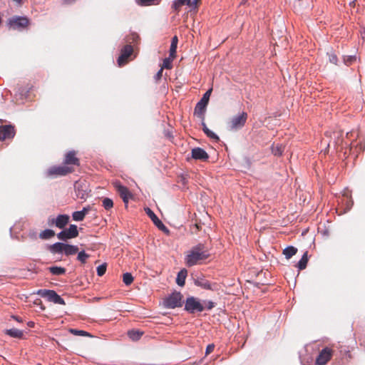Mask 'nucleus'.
Wrapping results in <instances>:
<instances>
[{"instance_id": "nucleus-56", "label": "nucleus", "mask_w": 365, "mask_h": 365, "mask_svg": "<svg viewBox=\"0 0 365 365\" xmlns=\"http://www.w3.org/2000/svg\"><path fill=\"white\" fill-rule=\"evenodd\" d=\"M34 322H28V326L30 327H34Z\"/></svg>"}, {"instance_id": "nucleus-52", "label": "nucleus", "mask_w": 365, "mask_h": 365, "mask_svg": "<svg viewBox=\"0 0 365 365\" xmlns=\"http://www.w3.org/2000/svg\"><path fill=\"white\" fill-rule=\"evenodd\" d=\"M55 218H49L48 220V224L50 226L55 225Z\"/></svg>"}, {"instance_id": "nucleus-22", "label": "nucleus", "mask_w": 365, "mask_h": 365, "mask_svg": "<svg viewBox=\"0 0 365 365\" xmlns=\"http://www.w3.org/2000/svg\"><path fill=\"white\" fill-rule=\"evenodd\" d=\"M78 252V247L76 245H69L65 243V252L64 255L70 256L76 254Z\"/></svg>"}, {"instance_id": "nucleus-45", "label": "nucleus", "mask_w": 365, "mask_h": 365, "mask_svg": "<svg viewBox=\"0 0 365 365\" xmlns=\"http://www.w3.org/2000/svg\"><path fill=\"white\" fill-rule=\"evenodd\" d=\"M215 348V345L213 344H208L205 349V355H208L210 354Z\"/></svg>"}, {"instance_id": "nucleus-1", "label": "nucleus", "mask_w": 365, "mask_h": 365, "mask_svg": "<svg viewBox=\"0 0 365 365\" xmlns=\"http://www.w3.org/2000/svg\"><path fill=\"white\" fill-rule=\"evenodd\" d=\"M210 257L209 249L203 243L193 246L185 257V262L188 267H192L200 261L207 259Z\"/></svg>"}, {"instance_id": "nucleus-37", "label": "nucleus", "mask_w": 365, "mask_h": 365, "mask_svg": "<svg viewBox=\"0 0 365 365\" xmlns=\"http://www.w3.org/2000/svg\"><path fill=\"white\" fill-rule=\"evenodd\" d=\"M103 207L108 210L113 206V202L110 198L105 197L102 201Z\"/></svg>"}, {"instance_id": "nucleus-39", "label": "nucleus", "mask_w": 365, "mask_h": 365, "mask_svg": "<svg viewBox=\"0 0 365 365\" xmlns=\"http://www.w3.org/2000/svg\"><path fill=\"white\" fill-rule=\"evenodd\" d=\"M81 187H82L81 186L77 187V190H76L77 196L78 197H80L81 199H86L88 196V194L86 192V190H83V189H81Z\"/></svg>"}, {"instance_id": "nucleus-12", "label": "nucleus", "mask_w": 365, "mask_h": 365, "mask_svg": "<svg viewBox=\"0 0 365 365\" xmlns=\"http://www.w3.org/2000/svg\"><path fill=\"white\" fill-rule=\"evenodd\" d=\"M194 283L196 286L200 287L204 289L207 290H216L217 289V284L216 283H210L207 279L204 277H197Z\"/></svg>"}, {"instance_id": "nucleus-44", "label": "nucleus", "mask_w": 365, "mask_h": 365, "mask_svg": "<svg viewBox=\"0 0 365 365\" xmlns=\"http://www.w3.org/2000/svg\"><path fill=\"white\" fill-rule=\"evenodd\" d=\"M329 60L331 63H337V56L334 53H328Z\"/></svg>"}, {"instance_id": "nucleus-36", "label": "nucleus", "mask_w": 365, "mask_h": 365, "mask_svg": "<svg viewBox=\"0 0 365 365\" xmlns=\"http://www.w3.org/2000/svg\"><path fill=\"white\" fill-rule=\"evenodd\" d=\"M123 282L125 285H130L133 282V277L129 272H125L123 275Z\"/></svg>"}, {"instance_id": "nucleus-8", "label": "nucleus", "mask_w": 365, "mask_h": 365, "mask_svg": "<svg viewBox=\"0 0 365 365\" xmlns=\"http://www.w3.org/2000/svg\"><path fill=\"white\" fill-rule=\"evenodd\" d=\"M72 170L71 168L65 165L52 166L47 170L46 175L48 177L64 176L71 173Z\"/></svg>"}, {"instance_id": "nucleus-50", "label": "nucleus", "mask_w": 365, "mask_h": 365, "mask_svg": "<svg viewBox=\"0 0 365 365\" xmlns=\"http://www.w3.org/2000/svg\"><path fill=\"white\" fill-rule=\"evenodd\" d=\"M180 3L183 5L191 4V0H179Z\"/></svg>"}, {"instance_id": "nucleus-32", "label": "nucleus", "mask_w": 365, "mask_h": 365, "mask_svg": "<svg viewBox=\"0 0 365 365\" xmlns=\"http://www.w3.org/2000/svg\"><path fill=\"white\" fill-rule=\"evenodd\" d=\"M68 235L73 239L78 235V227L76 225H70L69 227L66 229Z\"/></svg>"}, {"instance_id": "nucleus-38", "label": "nucleus", "mask_w": 365, "mask_h": 365, "mask_svg": "<svg viewBox=\"0 0 365 365\" xmlns=\"http://www.w3.org/2000/svg\"><path fill=\"white\" fill-rule=\"evenodd\" d=\"M72 217L74 221H82L85 216L83 215V212L79 211H75L72 214Z\"/></svg>"}, {"instance_id": "nucleus-58", "label": "nucleus", "mask_w": 365, "mask_h": 365, "mask_svg": "<svg viewBox=\"0 0 365 365\" xmlns=\"http://www.w3.org/2000/svg\"><path fill=\"white\" fill-rule=\"evenodd\" d=\"M140 365H158L155 364H141Z\"/></svg>"}, {"instance_id": "nucleus-51", "label": "nucleus", "mask_w": 365, "mask_h": 365, "mask_svg": "<svg viewBox=\"0 0 365 365\" xmlns=\"http://www.w3.org/2000/svg\"><path fill=\"white\" fill-rule=\"evenodd\" d=\"M131 36H132V40L133 41H136L139 39V36L136 33H133L131 34Z\"/></svg>"}, {"instance_id": "nucleus-27", "label": "nucleus", "mask_w": 365, "mask_h": 365, "mask_svg": "<svg viewBox=\"0 0 365 365\" xmlns=\"http://www.w3.org/2000/svg\"><path fill=\"white\" fill-rule=\"evenodd\" d=\"M55 232L51 229H46L40 232L39 237L42 240H49L54 237Z\"/></svg>"}, {"instance_id": "nucleus-23", "label": "nucleus", "mask_w": 365, "mask_h": 365, "mask_svg": "<svg viewBox=\"0 0 365 365\" xmlns=\"http://www.w3.org/2000/svg\"><path fill=\"white\" fill-rule=\"evenodd\" d=\"M284 148L282 144H272L271 147L272 153L275 156H281L284 150Z\"/></svg>"}, {"instance_id": "nucleus-59", "label": "nucleus", "mask_w": 365, "mask_h": 365, "mask_svg": "<svg viewBox=\"0 0 365 365\" xmlns=\"http://www.w3.org/2000/svg\"><path fill=\"white\" fill-rule=\"evenodd\" d=\"M247 0H242L241 4H245Z\"/></svg>"}, {"instance_id": "nucleus-54", "label": "nucleus", "mask_w": 365, "mask_h": 365, "mask_svg": "<svg viewBox=\"0 0 365 365\" xmlns=\"http://www.w3.org/2000/svg\"><path fill=\"white\" fill-rule=\"evenodd\" d=\"M197 0H192L191 1V4L188 5L190 7H195L197 5Z\"/></svg>"}, {"instance_id": "nucleus-4", "label": "nucleus", "mask_w": 365, "mask_h": 365, "mask_svg": "<svg viewBox=\"0 0 365 365\" xmlns=\"http://www.w3.org/2000/svg\"><path fill=\"white\" fill-rule=\"evenodd\" d=\"M247 119V113L242 111L238 115H234L227 123V128L229 130L235 131L241 129L246 123Z\"/></svg>"}, {"instance_id": "nucleus-42", "label": "nucleus", "mask_w": 365, "mask_h": 365, "mask_svg": "<svg viewBox=\"0 0 365 365\" xmlns=\"http://www.w3.org/2000/svg\"><path fill=\"white\" fill-rule=\"evenodd\" d=\"M203 303L205 305L204 307L205 309H207V310H211L212 309H213L215 307V304H216L215 302L210 301V300H204Z\"/></svg>"}, {"instance_id": "nucleus-7", "label": "nucleus", "mask_w": 365, "mask_h": 365, "mask_svg": "<svg viewBox=\"0 0 365 365\" xmlns=\"http://www.w3.org/2000/svg\"><path fill=\"white\" fill-rule=\"evenodd\" d=\"M29 24L26 16H15L9 19L8 25L13 29L22 30Z\"/></svg>"}, {"instance_id": "nucleus-25", "label": "nucleus", "mask_w": 365, "mask_h": 365, "mask_svg": "<svg viewBox=\"0 0 365 365\" xmlns=\"http://www.w3.org/2000/svg\"><path fill=\"white\" fill-rule=\"evenodd\" d=\"M297 252V248L294 246H288L283 250V255L287 259H290Z\"/></svg>"}, {"instance_id": "nucleus-33", "label": "nucleus", "mask_w": 365, "mask_h": 365, "mask_svg": "<svg viewBox=\"0 0 365 365\" xmlns=\"http://www.w3.org/2000/svg\"><path fill=\"white\" fill-rule=\"evenodd\" d=\"M90 257V255L84 250H81L78 252L77 260H78L81 264H85L86 260Z\"/></svg>"}, {"instance_id": "nucleus-11", "label": "nucleus", "mask_w": 365, "mask_h": 365, "mask_svg": "<svg viewBox=\"0 0 365 365\" xmlns=\"http://www.w3.org/2000/svg\"><path fill=\"white\" fill-rule=\"evenodd\" d=\"M331 352H332L331 349L328 347H325V348L322 349V350L319 352L318 356L317 357V359H316L317 364H318V365L326 364L331 357Z\"/></svg>"}, {"instance_id": "nucleus-43", "label": "nucleus", "mask_w": 365, "mask_h": 365, "mask_svg": "<svg viewBox=\"0 0 365 365\" xmlns=\"http://www.w3.org/2000/svg\"><path fill=\"white\" fill-rule=\"evenodd\" d=\"M162 68H163H163H167V69L171 68H172V60L170 58H165L163 60Z\"/></svg>"}, {"instance_id": "nucleus-2", "label": "nucleus", "mask_w": 365, "mask_h": 365, "mask_svg": "<svg viewBox=\"0 0 365 365\" xmlns=\"http://www.w3.org/2000/svg\"><path fill=\"white\" fill-rule=\"evenodd\" d=\"M182 294L180 292L174 291L163 299V306L165 309H175L182 306Z\"/></svg>"}, {"instance_id": "nucleus-3", "label": "nucleus", "mask_w": 365, "mask_h": 365, "mask_svg": "<svg viewBox=\"0 0 365 365\" xmlns=\"http://www.w3.org/2000/svg\"><path fill=\"white\" fill-rule=\"evenodd\" d=\"M184 309L189 314H195L202 312L205 310V307L198 298L190 296L185 302Z\"/></svg>"}, {"instance_id": "nucleus-14", "label": "nucleus", "mask_w": 365, "mask_h": 365, "mask_svg": "<svg viewBox=\"0 0 365 365\" xmlns=\"http://www.w3.org/2000/svg\"><path fill=\"white\" fill-rule=\"evenodd\" d=\"M191 155L192 158L195 160L206 161L209 158V155L207 152L204 149L199 147L192 148Z\"/></svg>"}, {"instance_id": "nucleus-6", "label": "nucleus", "mask_w": 365, "mask_h": 365, "mask_svg": "<svg viewBox=\"0 0 365 365\" xmlns=\"http://www.w3.org/2000/svg\"><path fill=\"white\" fill-rule=\"evenodd\" d=\"M212 89H208L202 96L200 101L196 104L195 108V115L204 119L206 107L209 103L210 97Z\"/></svg>"}, {"instance_id": "nucleus-24", "label": "nucleus", "mask_w": 365, "mask_h": 365, "mask_svg": "<svg viewBox=\"0 0 365 365\" xmlns=\"http://www.w3.org/2000/svg\"><path fill=\"white\" fill-rule=\"evenodd\" d=\"M307 262H308V253H307V252H305L304 253V255H302V258L300 259V260L298 262V263L297 264V267L299 270H303L307 267Z\"/></svg>"}, {"instance_id": "nucleus-9", "label": "nucleus", "mask_w": 365, "mask_h": 365, "mask_svg": "<svg viewBox=\"0 0 365 365\" xmlns=\"http://www.w3.org/2000/svg\"><path fill=\"white\" fill-rule=\"evenodd\" d=\"M133 52V46L130 44L124 46L120 50V55L117 59V63L119 66H123L127 63L128 58L131 56Z\"/></svg>"}, {"instance_id": "nucleus-20", "label": "nucleus", "mask_w": 365, "mask_h": 365, "mask_svg": "<svg viewBox=\"0 0 365 365\" xmlns=\"http://www.w3.org/2000/svg\"><path fill=\"white\" fill-rule=\"evenodd\" d=\"M202 126L203 132L208 138H210V139H212L215 141L220 140L219 136L215 133H214L213 131H212L207 127L206 123L204 122V120H202Z\"/></svg>"}, {"instance_id": "nucleus-47", "label": "nucleus", "mask_w": 365, "mask_h": 365, "mask_svg": "<svg viewBox=\"0 0 365 365\" xmlns=\"http://www.w3.org/2000/svg\"><path fill=\"white\" fill-rule=\"evenodd\" d=\"M163 68H161L158 72L155 75L154 78L156 81H158L162 77V75H163Z\"/></svg>"}, {"instance_id": "nucleus-21", "label": "nucleus", "mask_w": 365, "mask_h": 365, "mask_svg": "<svg viewBox=\"0 0 365 365\" xmlns=\"http://www.w3.org/2000/svg\"><path fill=\"white\" fill-rule=\"evenodd\" d=\"M6 334L7 335H9V336H11V337L18 338V339L22 338V336L24 335L23 331L19 330V329H16V328H12V329H6Z\"/></svg>"}, {"instance_id": "nucleus-16", "label": "nucleus", "mask_w": 365, "mask_h": 365, "mask_svg": "<svg viewBox=\"0 0 365 365\" xmlns=\"http://www.w3.org/2000/svg\"><path fill=\"white\" fill-rule=\"evenodd\" d=\"M341 202L345 206L343 211L344 213L349 211L351 209L354 202L351 197V195L348 193V191H344L342 198L341 199Z\"/></svg>"}, {"instance_id": "nucleus-18", "label": "nucleus", "mask_w": 365, "mask_h": 365, "mask_svg": "<svg viewBox=\"0 0 365 365\" xmlns=\"http://www.w3.org/2000/svg\"><path fill=\"white\" fill-rule=\"evenodd\" d=\"M63 163L66 165H78L79 164V160L76 157L75 151H69L63 160Z\"/></svg>"}, {"instance_id": "nucleus-55", "label": "nucleus", "mask_w": 365, "mask_h": 365, "mask_svg": "<svg viewBox=\"0 0 365 365\" xmlns=\"http://www.w3.org/2000/svg\"><path fill=\"white\" fill-rule=\"evenodd\" d=\"M202 362V359H200V361H194L190 365H200Z\"/></svg>"}, {"instance_id": "nucleus-49", "label": "nucleus", "mask_w": 365, "mask_h": 365, "mask_svg": "<svg viewBox=\"0 0 365 365\" xmlns=\"http://www.w3.org/2000/svg\"><path fill=\"white\" fill-rule=\"evenodd\" d=\"M160 230L162 231V230L165 229V225L160 220L156 225H155Z\"/></svg>"}, {"instance_id": "nucleus-41", "label": "nucleus", "mask_w": 365, "mask_h": 365, "mask_svg": "<svg viewBox=\"0 0 365 365\" xmlns=\"http://www.w3.org/2000/svg\"><path fill=\"white\" fill-rule=\"evenodd\" d=\"M97 274L100 277L103 276L106 271V264H102L97 267Z\"/></svg>"}, {"instance_id": "nucleus-57", "label": "nucleus", "mask_w": 365, "mask_h": 365, "mask_svg": "<svg viewBox=\"0 0 365 365\" xmlns=\"http://www.w3.org/2000/svg\"><path fill=\"white\" fill-rule=\"evenodd\" d=\"M162 231H163V232H165V233H168V232H169V230L168 229V227H165V229L162 230Z\"/></svg>"}, {"instance_id": "nucleus-17", "label": "nucleus", "mask_w": 365, "mask_h": 365, "mask_svg": "<svg viewBox=\"0 0 365 365\" xmlns=\"http://www.w3.org/2000/svg\"><path fill=\"white\" fill-rule=\"evenodd\" d=\"M69 222V216L66 214L58 215L55 218V226L59 229H63Z\"/></svg>"}, {"instance_id": "nucleus-19", "label": "nucleus", "mask_w": 365, "mask_h": 365, "mask_svg": "<svg viewBox=\"0 0 365 365\" xmlns=\"http://www.w3.org/2000/svg\"><path fill=\"white\" fill-rule=\"evenodd\" d=\"M187 275V271L186 269H182L178 273L176 283L178 286L183 287L185 285Z\"/></svg>"}, {"instance_id": "nucleus-10", "label": "nucleus", "mask_w": 365, "mask_h": 365, "mask_svg": "<svg viewBox=\"0 0 365 365\" xmlns=\"http://www.w3.org/2000/svg\"><path fill=\"white\" fill-rule=\"evenodd\" d=\"M15 135L14 127L11 125L0 126V140L13 138Z\"/></svg>"}, {"instance_id": "nucleus-40", "label": "nucleus", "mask_w": 365, "mask_h": 365, "mask_svg": "<svg viewBox=\"0 0 365 365\" xmlns=\"http://www.w3.org/2000/svg\"><path fill=\"white\" fill-rule=\"evenodd\" d=\"M356 59V56L354 55L347 56L344 57V62L346 65L351 64Z\"/></svg>"}, {"instance_id": "nucleus-48", "label": "nucleus", "mask_w": 365, "mask_h": 365, "mask_svg": "<svg viewBox=\"0 0 365 365\" xmlns=\"http://www.w3.org/2000/svg\"><path fill=\"white\" fill-rule=\"evenodd\" d=\"M90 210H91V207L87 206V207H83V209L81 210V212H83L84 216H86Z\"/></svg>"}, {"instance_id": "nucleus-30", "label": "nucleus", "mask_w": 365, "mask_h": 365, "mask_svg": "<svg viewBox=\"0 0 365 365\" xmlns=\"http://www.w3.org/2000/svg\"><path fill=\"white\" fill-rule=\"evenodd\" d=\"M145 211L148 216L151 219L155 225H156L160 221V220H159V218L156 216L154 212L149 207H145Z\"/></svg>"}, {"instance_id": "nucleus-53", "label": "nucleus", "mask_w": 365, "mask_h": 365, "mask_svg": "<svg viewBox=\"0 0 365 365\" xmlns=\"http://www.w3.org/2000/svg\"><path fill=\"white\" fill-rule=\"evenodd\" d=\"M11 318H13L14 319H15L16 322H22V319L19 317H17V316H11Z\"/></svg>"}, {"instance_id": "nucleus-15", "label": "nucleus", "mask_w": 365, "mask_h": 365, "mask_svg": "<svg viewBox=\"0 0 365 365\" xmlns=\"http://www.w3.org/2000/svg\"><path fill=\"white\" fill-rule=\"evenodd\" d=\"M49 252L53 255H62L65 252V243L63 242H55L53 245H48L47 247Z\"/></svg>"}, {"instance_id": "nucleus-5", "label": "nucleus", "mask_w": 365, "mask_h": 365, "mask_svg": "<svg viewBox=\"0 0 365 365\" xmlns=\"http://www.w3.org/2000/svg\"><path fill=\"white\" fill-rule=\"evenodd\" d=\"M36 294L41 297L46 298L48 302L57 304L64 305L66 304L64 299L58 295L56 291L51 289H38Z\"/></svg>"}, {"instance_id": "nucleus-29", "label": "nucleus", "mask_w": 365, "mask_h": 365, "mask_svg": "<svg viewBox=\"0 0 365 365\" xmlns=\"http://www.w3.org/2000/svg\"><path fill=\"white\" fill-rule=\"evenodd\" d=\"M143 334V331H140L135 330V329L130 330L128 332V336L133 341L139 340Z\"/></svg>"}, {"instance_id": "nucleus-35", "label": "nucleus", "mask_w": 365, "mask_h": 365, "mask_svg": "<svg viewBox=\"0 0 365 365\" xmlns=\"http://www.w3.org/2000/svg\"><path fill=\"white\" fill-rule=\"evenodd\" d=\"M57 237L62 241H67L68 240L72 239L66 230L64 229L57 234Z\"/></svg>"}, {"instance_id": "nucleus-28", "label": "nucleus", "mask_w": 365, "mask_h": 365, "mask_svg": "<svg viewBox=\"0 0 365 365\" xmlns=\"http://www.w3.org/2000/svg\"><path fill=\"white\" fill-rule=\"evenodd\" d=\"M161 0H135L138 5L145 6L151 5H158Z\"/></svg>"}, {"instance_id": "nucleus-34", "label": "nucleus", "mask_w": 365, "mask_h": 365, "mask_svg": "<svg viewBox=\"0 0 365 365\" xmlns=\"http://www.w3.org/2000/svg\"><path fill=\"white\" fill-rule=\"evenodd\" d=\"M69 332L76 336H92L91 334L86 331L76 329H70Z\"/></svg>"}, {"instance_id": "nucleus-13", "label": "nucleus", "mask_w": 365, "mask_h": 365, "mask_svg": "<svg viewBox=\"0 0 365 365\" xmlns=\"http://www.w3.org/2000/svg\"><path fill=\"white\" fill-rule=\"evenodd\" d=\"M115 187L123 199V202L127 204L128 202L129 198L132 197L133 196L128 187L121 185L120 182H115Z\"/></svg>"}, {"instance_id": "nucleus-31", "label": "nucleus", "mask_w": 365, "mask_h": 365, "mask_svg": "<svg viewBox=\"0 0 365 365\" xmlns=\"http://www.w3.org/2000/svg\"><path fill=\"white\" fill-rule=\"evenodd\" d=\"M178 37L176 36H173L171 41L170 48V56H175L177 49L178 45Z\"/></svg>"}, {"instance_id": "nucleus-46", "label": "nucleus", "mask_w": 365, "mask_h": 365, "mask_svg": "<svg viewBox=\"0 0 365 365\" xmlns=\"http://www.w3.org/2000/svg\"><path fill=\"white\" fill-rule=\"evenodd\" d=\"M183 4H181L179 1V0H175L173 1V4H172V7L173 9H174L175 10H178V9L182 6Z\"/></svg>"}, {"instance_id": "nucleus-26", "label": "nucleus", "mask_w": 365, "mask_h": 365, "mask_svg": "<svg viewBox=\"0 0 365 365\" xmlns=\"http://www.w3.org/2000/svg\"><path fill=\"white\" fill-rule=\"evenodd\" d=\"M49 272L56 276H60L66 273V269L62 267L52 266L48 267Z\"/></svg>"}]
</instances>
